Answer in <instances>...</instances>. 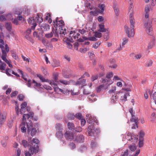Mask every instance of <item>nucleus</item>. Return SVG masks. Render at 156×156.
Segmentation results:
<instances>
[{
  "label": "nucleus",
  "instance_id": "58",
  "mask_svg": "<svg viewBox=\"0 0 156 156\" xmlns=\"http://www.w3.org/2000/svg\"><path fill=\"white\" fill-rule=\"evenodd\" d=\"M116 90V87H112V89H110L109 91V93H114Z\"/></svg>",
  "mask_w": 156,
  "mask_h": 156
},
{
  "label": "nucleus",
  "instance_id": "35",
  "mask_svg": "<svg viewBox=\"0 0 156 156\" xmlns=\"http://www.w3.org/2000/svg\"><path fill=\"white\" fill-rule=\"evenodd\" d=\"M8 139V137H6L1 141L2 144L3 146L5 147L6 146V141Z\"/></svg>",
  "mask_w": 156,
  "mask_h": 156
},
{
  "label": "nucleus",
  "instance_id": "42",
  "mask_svg": "<svg viewBox=\"0 0 156 156\" xmlns=\"http://www.w3.org/2000/svg\"><path fill=\"white\" fill-rule=\"evenodd\" d=\"M21 144L24 147H26L28 146L27 141L25 140H22Z\"/></svg>",
  "mask_w": 156,
  "mask_h": 156
},
{
  "label": "nucleus",
  "instance_id": "61",
  "mask_svg": "<svg viewBox=\"0 0 156 156\" xmlns=\"http://www.w3.org/2000/svg\"><path fill=\"white\" fill-rule=\"evenodd\" d=\"M98 78V76L97 75H93L91 77V80L92 81L97 80Z\"/></svg>",
  "mask_w": 156,
  "mask_h": 156
},
{
  "label": "nucleus",
  "instance_id": "59",
  "mask_svg": "<svg viewBox=\"0 0 156 156\" xmlns=\"http://www.w3.org/2000/svg\"><path fill=\"white\" fill-rule=\"evenodd\" d=\"M129 148L131 151H133L136 150V148L135 146V144L133 143L132 145H131L129 146Z\"/></svg>",
  "mask_w": 156,
  "mask_h": 156
},
{
  "label": "nucleus",
  "instance_id": "22",
  "mask_svg": "<svg viewBox=\"0 0 156 156\" xmlns=\"http://www.w3.org/2000/svg\"><path fill=\"white\" fill-rule=\"evenodd\" d=\"M27 105V103L26 102H24L21 104V109L20 111V112L21 114L25 112V108L26 107Z\"/></svg>",
  "mask_w": 156,
  "mask_h": 156
},
{
  "label": "nucleus",
  "instance_id": "52",
  "mask_svg": "<svg viewBox=\"0 0 156 156\" xmlns=\"http://www.w3.org/2000/svg\"><path fill=\"white\" fill-rule=\"evenodd\" d=\"M106 33L105 34V41H107L108 40L109 38V30H108V32H106Z\"/></svg>",
  "mask_w": 156,
  "mask_h": 156
},
{
  "label": "nucleus",
  "instance_id": "63",
  "mask_svg": "<svg viewBox=\"0 0 156 156\" xmlns=\"http://www.w3.org/2000/svg\"><path fill=\"white\" fill-rule=\"evenodd\" d=\"M43 87L44 88L47 90H51V87L46 84L43 85Z\"/></svg>",
  "mask_w": 156,
  "mask_h": 156
},
{
  "label": "nucleus",
  "instance_id": "7",
  "mask_svg": "<svg viewBox=\"0 0 156 156\" xmlns=\"http://www.w3.org/2000/svg\"><path fill=\"white\" fill-rule=\"evenodd\" d=\"M125 31L128 37H133L135 34L134 28L126 25L125 26Z\"/></svg>",
  "mask_w": 156,
  "mask_h": 156
},
{
  "label": "nucleus",
  "instance_id": "20",
  "mask_svg": "<svg viewBox=\"0 0 156 156\" xmlns=\"http://www.w3.org/2000/svg\"><path fill=\"white\" fill-rule=\"evenodd\" d=\"M28 141L29 143H30L32 145H34V147H35V146L37 145L38 146V144L39 143V140L36 138H34L32 140V141H30V139H29L28 140Z\"/></svg>",
  "mask_w": 156,
  "mask_h": 156
},
{
  "label": "nucleus",
  "instance_id": "25",
  "mask_svg": "<svg viewBox=\"0 0 156 156\" xmlns=\"http://www.w3.org/2000/svg\"><path fill=\"white\" fill-rule=\"evenodd\" d=\"M5 72L6 74L10 76V73H12V74L15 75L17 77L19 76V75L18 74H17V73H16L13 71L11 70L10 69H7L5 71Z\"/></svg>",
  "mask_w": 156,
  "mask_h": 156
},
{
  "label": "nucleus",
  "instance_id": "33",
  "mask_svg": "<svg viewBox=\"0 0 156 156\" xmlns=\"http://www.w3.org/2000/svg\"><path fill=\"white\" fill-rule=\"evenodd\" d=\"M60 83H61L63 84L66 85L67 84H69L70 83L69 82L67 81L66 80H60L58 81H57V84L59 85L60 84Z\"/></svg>",
  "mask_w": 156,
  "mask_h": 156
},
{
  "label": "nucleus",
  "instance_id": "2",
  "mask_svg": "<svg viewBox=\"0 0 156 156\" xmlns=\"http://www.w3.org/2000/svg\"><path fill=\"white\" fill-rule=\"evenodd\" d=\"M42 15L41 13H38L34 17L30 18L28 20V22L29 23L32 25L31 26V29L34 30L36 26V23H41L43 20L42 19Z\"/></svg>",
  "mask_w": 156,
  "mask_h": 156
},
{
  "label": "nucleus",
  "instance_id": "23",
  "mask_svg": "<svg viewBox=\"0 0 156 156\" xmlns=\"http://www.w3.org/2000/svg\"><path fill=\"white\" fill-rule=\"evenodd\" d=\"M65 137L68 139L71 140L73 139V135L72 133H71L69 131H67L65 134Z\"/></svg>",
  "mask_w": 156,
  "mask_h": 156
},
{
  "label": "nucleus",
  "instance_id": "13",
  "mask_svg": "<svg viewBox=\"0 0 156 156\" xmlns=\"http://www.w3.org/2000/svg\"><path fill=\"white\" fill-rule=\"evenodd\" d=\"M126 138L129 141L132 140V142L134 143L137 142V141L138 138L136 137L135 135H131L130 133H128L127 134V135L126 136Z\"/></svg>",
  "mask_w": 156,
  "mask_h": 156
},
{
  "label": "nucleus",
  "instance_id": "64",
  "mask_svg": "<svg viewBox=\"0 0 156 156\" xmlns=\"http://www.w3.org/2000/svg\"><path fill=\"white\" fill-rule=\"evenodd\" d=\"M153 98L156 104V91L155 92L153 95Z\"/></svg>",
  "mask_w": 156,
  "mask_h": 156
},
{
  "label": "nucleus",
  "instance_id": "46",
  "mask_svg": "<svg viewBox=\"0 0 156 156\" xmlns=\"http://www.w3.org/2000/svg\"><path fill=\"white\" fill-rule=\"evenodd\" d=\"M68 128L70 130H73L74 129V126L72 123L69 122L68 124Z\"/></svg>",
  "mask_w": 156,
  "mask_h": 156
},
{
  "label": "nucleus",
  "instance_id": "16",
  "mask_svg": "<svg viewBox=\"0 0 156 156\" xmlns=\"http://www.w3.org/2000/svg\"><path fill=\"white\" fill-rule=\"evenodd\" d=\"M113 83V81L110 79L108 78L104 79L102 80V83L105 86H107V87L110 84Z\"/></svg>",
  "mask_w": 156,
  "mask_h": 156
},
{
  "label": "nucleus",
  "instance_id": "24",
  "mask_svg": "<svg viewBox=\"0 0 156 156\" xmlns=\"http://www.w3.org/2000/svg\"><path fill=\"white\" fill-rule=\"evenodd\" d=\"M94 126H90L88 128V133L89 136H92L93 134L94 133Z\"/></svg>",
  "mask_w": 156,
  "mask_h": 156
},
{
  "label": "nucleus",
  "instance_id": "45",
  "mask_svg": "<svg viewBox=\"0 0 156 156\" xmlns=\"http://www.w3.org/2000/svg\"><path fill=\"white\" fill-rule=\"evenodd\" d=\"M56 136L58 138H61L63 136V133L62 131H58L56 133Z\"/></svg>",
  "mask_w": 156,
  "mask_h": 156
},
{
  "label": "nucleus",
  "instance_id": "37",
  "mask_svg": "<svg viewBox=\"0 0 156 156\" xmlns=\"http://www.w3.org/2000/svg\"><path fill=\"white\" fill-rule=\"evenodd\" d=\"M33 83L34 84V86H35V88L36 89L39 88L41 86V83H37L34 80H33Z\"/></svg>",
  "mask_w": 156,
  "mask_h": 156
},
{
  "label": "nucleus",
  "instance_id": "12",
  "mask_svg": "<svg viewBox=\"0 0 156 156\" xmlns=\"http://www.w3.org/2000/svg\"><path fill=\"white\" fill-rule=\"evenodd\" d=\"M33 116V113L30 112L29 114H24L23 115V122L21 124V126H24L25 124V121L27 119L29 118H32Z\"/></svg>",
  "mask_w": 156,
  "mask_h": 156
},
{
  "label": "nucleus",
  "instance_id": "21",
  "mask_svg": "<svg viewBox=\"0 0 156 156\" xmlns=\"http://www.w3.org/2000/svg\"><path fill=\"white\" fill-rule=\"evenodd\" d=\"M12 19V15L10 14H9L6 16V18H5L4 16L2 15L0 16V20L1 21H3L6 19L8 20H11Z\"/></svg>",
  "mask_w": 156,
  "mask_h": 156
},
{
  "label": "nucleus",
  "instance_id": "54",
  "mask_svg": "<svg viewBox=\"0 0 156 156\" xmlns=\"http://www.w3.org/2000/svg\"><path fill=\"white\" fill-rule=\"evenodd\" d=\"M101 44V42H97L96 43H95L93 45V47L95 49H97L98 48V47Z\"/></svg>",
  "mask_w": 156,
  "mask_h": 156
},
{
  "label": "nucleus",
  "instance_id": "51",
  "mask_svg": "<svg viewBox=\"0 0 156 156\" xmlns=\"http://www.w3.org/2000/svg\"><path fill=\"white\" fill-rule=\"evenodd\" d=\"M148 94L150 95L151 94V91L149 90H147L146 92V93L144 94V97L146 99H147L148 98Z\"/></svg>",
  "mask_w": 156,
  "mask_h": 156
},
{
  "label": "nucleus",
  "instance_id": "9",
  "mask_svg": "<svg viewBox=\"0 0 156 156\" xmlns=\"http://www.w3.org/2000/svg\"><path fill=\"white\" fill-rule=\"evenodd\" d=\"M37 76L41 80L42 82H46L48 83L51 86H53L55 85V83L54 81L52 80H50L47 79H45L42 75L40 74H37Z\"/></svg>",
  "mask_w": 156,
  "mask_h": 156
},
{
  "label": "nucleus",
  "instance_id": "41",
  "mask_svg": "<svg viewBox=\"0 0 156 156\" xmlns=\"http://www.w3.org/2000/svg\"><path fill=\"white\" fill-rule=\"evenodd\" d=\"M84 138V137L82 135H81L77 137V139H76L75 140L78 142H82L83 141Z\"/></svg>",
  "mask_w": 156,
  "mask_h": 156
},
{
  "label": "nucleus",
  "instance_id": "5",
  "mask_svg": "<svg viewBox=\"0 0 156 156\" xmlns=\"http://www.w3.org/2000/svg\"><path fill=\"white\" fill-rule=\"evenodd\" d=\"M128 15L129 16L130 23L131 25L130 27L134 28L135 20L134 17V12L133 11V7H129Z\"/></svg>",
  "mask_w": 156,
  "mask_h": 156
},
{
  "label": "nucleus",
  "instance_id": "62",
  "mask_svg": "<svg viewBox=\"0 0 156 156\" xmlns=\"http://www.w3.org/2000/svg\"><path fill=\"white\" fill-rule=\"evenodd\" d=\"M142 54H137L135 55V57L137 59H139L142 57Z\"/></svg>",
  "mask_w": 156,
  "mask_h": 156
},
{
  "label": "nucleus",
  "instance_id": "32",
  "mask_svg": "<svg viewBox=\"0 0 156 156\" xmlns=\"http://www.w3.org/2000/svg\"><path fill=\"white\" fill-rule=\"evenodd\" d=\"M105 6V4H99L98 5V7L100 9V12L102 13L104 10Z\"/></svg>",
  "mask_w": 156,
  "mask_h": 156
},
{
  "label": "nucleus",
  "instance_id": "26",
  "mask_svg": "<svg viewBox=\"0 0 156 156\" xmlns=\"http://www.w3.org/2000/svg\"><path fill=\"white\" fill-rule=\"evenodd\" d=\"M107 88V86H105L103 84H101L97 87L96 91L98 92H99L101 90H105Z\"/></svg>",
  "mask_w": 156,
  "mask_h": 156
},
{
  "label": "nucleus",
  "instance_id": "31",
  "mask_svg": "<svg viewBox=\"0 0 156 156\" xmlns=\"http://www.w3.org/2000/svg\"><path fill=\"white\" fill-rule=\"evenodd\" d=\"M55 85L54 86H52L54 88V90L55 91L57 92V93H59L60 92H62L63 91V90L60 88H59L58 87H57V84H56V83L55 82Z\"/></svg>",
  "mask_w": 156,
  "mask_h": 156
},
{
  "label": "nucleus",
  "instance_id": "47",
  "mask_svg": "<svg viewBox=\"0 0 156 156\" xmlns=\"http://www.w3.org/2000/svg\"><path fill=\"white\" fill-rule=\"evenodd\" d=\"M113 81L120 80L121 81H123L121 78L117 75H115L113 77Z\"/></svg>",
  "mask_w": 156,
  "mask_h": 156
},
{
  "label": "nucleus",
  "instance_id": "27",
  "mask_svg": "<svg viewBox=\"0 0 156 156\" xmlns=\"http://www.w3.org/2000/svg\"><path fill=\"white\" fill-rule=\"evenodd\" d=\"M45 20H48V22L49 23H50L52 22L51 14L50 13H47L45 14Z\"/></svg>",
  "mask_w": 156,
  "mask_h": 156
},
{
  "label": "nucleus",
  "instance_id": "29",
  "mask_svg": "<svg viewBox=\"0 0 156 156\" xmlns=\"http://www.w3.org/2000/svg\"><path fill=\"white\" fill-rule=\"evenodd\" d=\"M156 119V115L155 113L153 112L151 113L149 118L150 121L151 122H154Z\"/></svg>",
  "mask_w": 156,
  "mask_h": 156
},
{
  "label": "nucleus",
  "instance_id": "28",
  "mask_svg": "<svg viewBox=\"0 0 156 156\" xmlns=\"http://www.w3.org/2000/svg\"><path fill=\"white\" fill-rule=\"evenodd\" d=\"M113 8L116 16H118L119 14V10L118 6L116 4H114L113 5Z\"/></svg>",
  "mask_w": 156,
  "mask_h": 156
},
{
  "label": "nucleus",
  "instance_id": "53",
  "mask_svg": "<svg viewBox=\"0 0 156 156\" xmlns=\"http://www.w3.org/2000/svg\"><path fill=\"white\" fill-rule=\"evenodd\" d=\"M58 77V75L57 74H55L53 75V78L57 84V81H57Z\"/></svg>",
  "mask_w": 156,
  "mask_h": 156
},
{
  "label": "nucleus",
  "instance_id": "48",
  "mask_svg": "<svg viewBox=\"0 0 156 156\" xmlns=\"http://www.w3.org/2000/svg\"><path fill=\"white\" fill-rule=\"evenodd\" d=\"M60 64L59 62L56 61L52 64V66L54 67H57L60 66Z\"/></svg>",
  "mask_w": 156,
  "mask_h": 156
},
{
  "label": "nucleus",
  "instance_id": "17",
  "mask_svg": "<svg viewBox=\"0 0 156 156\" xmlns=\"http://www.w3.org/2000/svg\"><path fill=\"white\" fill-rule=\"evenodd\" d=\"M86 30L83 29L82 30H79V32L81 34H84L86 32H88V30L90 31V32L93 31L94 30L92 28H91L89 25L87 24L85 27Z\"/></svg>",
  "mask_w": 156,
  "mask_h": 156
},
{
  "label": "nucleus",
  "instance_id": "6",
  "mask_svg": "<svg viewBox=\"0 0 156 156\" xmlns=\"http://www.w3.org/2000/svg\"><path fill=\"white\" fill-rule=\"evenodd\" d=\"M84 5L86 8L90 9L91 11L90 12L91 15L96 16L98 15V10L97 8L94 7L89 2H85Z\"/></svg>",
  "mask_w": 156,
  "mask_h": 156
},
{
  "label": "nucleus",
  "instance_id": "10",
  "mask_svg": "<svg viewBox=\"0 0 156 156\" xmlns=\"http://www.w3.org/2000/svg\"><path fill=\"white\" fill-rule=\"evenodd\" d=\"M129 112L131 115L132 117L130 119L131 122H134L135 124L136 125L138 122V118L135 115V112L133 111L132 108H130L129 109Z\"/></svg>",
  "mask_w": 156,
  "mask_h": 156
},
{
  "label": "nucleus",
  "instance_id": "36",
  "mask_svg": "<svg viewBox=\"0 0 156 156\" xmlns=\"http://www.w3.org/2000/svg\"><path fill=\"white\" fill-rule=\"evenodd\" d=\"M85 82L86 80L85 79H81V78H80L79 79V80L77 82L76 84L83 85L85 83Z\"/></svg>",
  "mask_w": 156,
  "mask_h": 156
},
{
  "label": "nucleus",
  "instance_id": "14",
  "mask_svg": "<svg viewBox=\"0 0 156 156\" xmlns=\"http://www.w3.org/2000/svg\"><path fill=\"white\" fill-rule=\"evenodd\" d=\"M126 91L124 93H120V95L121 96V99L123 101H126V98L127 96H128L129 95V93L127 92V91H130L131 90L130 89H128V90H127V89L126 90Z\"/></svg>",
  "mask_w": 156,
  "mask_h": 156
},
{
  "label": "nucleus",
  "instance_id": "39",
  "mask_svg": "<svg viewBox=\"0 0 156 156\" xmlns=\"http://www.w3.org/2000/svg\"><path fill=\"white\" fill-rule=\"evenodd\" d=\"M128 39L126 37H124L122 38V47L127 43L128 41Z\"/></svg>",
  "mask_w": 156,
  "mask_h": 156
},
{
  "label": "nucleus",
  "instance_id": "19",
  "mask_svg": "<svg viewBox=\"0 0 156 156\" xmlns=\"http://www.w3.org/2000/svg\"><path fill=\"white\" fill-rule=\"evenodd\" d=\"M79 35L75 32L74 31H72L70 32L69 37L73 40V38L74 39H76V38H77Z\"/></svg>",
  "mask_w": 156,
  "mask_h": 156
},
{
  "label": "nucleus",
  "instance_id": "18",
  "mask_svg": "<svg viewBox=\"0 0 156 156\" xmlns=\"http://www.w3.org/2000/svg\"><path fill=\"white\" fill-rule=\"evenodd\" d=\"M108 28H105V26L103 24H99V25L98 31L101 32H108Z\"/></svg>",
  "mask_w": 156,
  "mask_h": 156
},
{
  "label": "nucleus",
  "instance_id": "1",
  "mask_svg": "<svg viewBox=\"0 0 156 156\" xmlns=\"http://www.w3.org/2000/svg\"><path fill=\"white\" fill-rule=\"evenodd\" d=\"M54 25L56 26V30L58 32H59L60 34H65L66 33V29L64 28V23L63 21L58 18H56L55 22L54 21Z\"/></svg>",
  "mask_w": 156,
  "mask_h": 156
},
{
  "label": "nucleus",
  "instance_id": "8",
  "mask_svg": "<svg viewBox=\"0 0 156 156\" xmlns=\"http://www.w3.org/2000/svg\"><path fill=\"white\" fill-rule=\"evenodd\" d=\"M38 147L36 145L35 147H33L32 146L30 147L29 149V151H26L25 152V156H31L34 153H36L38 152Z\"/></svg>",
  "mask_w": 156,
  "mask_h": 156
},
{
  "label": "nucleus",
  "instance_id": "34",
  "mask_svg": "<svg viewBox=\"0 0 156 156\" xmlns=\"http://www.w3.org/2000/svg\"><path fill=\"white\" fill-rule=\"evenodd\" d=\"M6 66V65L5 63L3 62L0 60V69L2 70H5Z\"/></svg>",
  "mask_w": 156,
  "mask_h": 156
},
{
  "label": "nucleus",
  "instance_id": "15",
  "mask_svg": "<svg viewBox=\"0 0 156 156\" xmlns=\"http://www.w3.org/2000/svg\"><path fill=\"white\" fill-rule=\"evenodd\" d=\"M19 72L21 74L23 78L26 81H27V85L28 87H30L31 84V81L30 80H28V76L26 74H24L23 71L21 70H19Z\"/></svg>",
  "mask_w": 156,
  "mask_h": 156
},
{
  "label": "nucleus",
  "instance_id": "50",
  "mask_svg": "<svg viewBox=\"0 0 156 156\" xmlns=\"http://www.w3.org/2000/svg\"><path fill=\"white\" fill-rule=\"evenodd\" d=\"M113 73L112 72H109L108 73L106 76V78L110 79V78H111L113 76Z\"/></svg>",
  "mask_w": 156,
  "mask_h": 156
},
{
  "label": "nucleus",
  "instance_id": "4",
  "mask_svg": "<svg viewBox=\"0 0 156 156\" xmlns=\"http://www.w3.org/2000/svg\"><path fill=\"white\" fill-rule=\"evenodd\" d=\"M156 23V19H152L151 20H149L148 22H146L144 25V28L145 29L147 33L150 35L153 34V29L151 22Z\"/></svg>",
  "mask_w": 156,
  "mask_h": 156
},
{
  "label": "nucleus",
  "instance_id": "38",
  "mask_svg": "<svg viewBox=\"0 0 156 156\" xmlns=\"http://www.w3.org/2000/svg\"><path fill=\"white\" fill-rule=\"evenodd\" d=\"M5 119V117L3 115L1 114L0 115V123L1 124H3Z\"/></svg>",
  "mask_w": 156,
  "mask_h": 156
},
{
  "label": "nucleus",
  "instance_id": "11",
  "mask_svg": "<svg viewBox=\"0 0 156 156\" xmlns=\"http://www.w3.org/2000/svg\"><path fill=\"white\" fill-rule=\"evenodd\" d=\"M27 125L28 128V131L30 132L31 131V136H34V135L36 132V129L35 128H32V122L30 123L27 122Z\"/></svg>",
  "mask_w": 156,
  "mask_h": 156
},
{
  "label": "nucleus",
  "instance_id": "57",
  "mask_svg": "<svg viewBox=\"0 0 156 156\" xmlns=\"http://www.w3.org/2000/svg\"><path fill=\"white\" fill-rule=\"evenodd\" d=\"M94 36L97 38H100L101 37V34L98 32H96L94 34Z\"/></svg>",
  "mask_w": 156,
  "mask_h": 156
},
{
  "label": "nucleus",
  "instance_id": "30",
  "mask_svg": "<svg viewBox=\"0 0 156 156\" xmlns=\"http://www.w3.org/2000/svg\"><path fill=\"white\" fill-rule=\"evenodd\" d=\"M41 29L43 31L47 30L50 29V27L49 25L47 24H43L41 27Z\"/></svg>",
  "mask_w": 156,
  "mask_h": 156
},
{
  "label": "nucleus",
  "instance_id": "60",
  "mask_svg": "<svg viewBox=\"0 0 156 156\" xmlns=\"http://www.w3.org/2000/svg\"><path fill=\"white\" fill-rule=\"evenodd\" d=\"M152 64V61L149 60H148L146 63V66L147 67H149L151 66Z\"/></svg>",
  "mask_w": 156,
  "mask_h": 156
},
{
  "label": "nucleus",
  "instance_id": "44",
  "mask_svg": "<svg viewBox=\"0 0 156 156\" xmlns=\"http://www.w3.org/2000/svg\"><path fill=\"white\" fill-rule=\"evenodd\" d=\"M153 7L151 6L150 8H149L148 6H147L145 7L144 9L145 13H149L150 10L153 9Z\"/></svg>",
  "mask_w": 156,
  "mask_h": 156
},
{
  "label": "nucleus",
  "instance_id": "40",
  "mask_svg": "<svg viewBox=\"0 0 156 156\" xmlns=\"http://www.w3.org/2000/svg\"><path fill=\"white\" fill-rule=\"evenodd\" d=\"M86 116L88 122L90 123H92L93 121H92V117L89 114H87Z\"/></svg>",
  "mask_w": 156,
  "mask_h": 156
},
{
  "label": "nucleus",
  "instance_id": "43",
  "mask_svg": "<svg viewBox=\"0 0 156 156\" xmlns=\"http://www.w3.org/2000/svg\"><path fill=\"white\" fill-rule=\"evenodd\" d=\"M145 133L143 131H140L139 133V139H141V140H143V137L144 136Z\"/></svg>",
  "mask_w": 156,
  "mask_h": 156
},
{
  "label": "nucleus",
  "instance_id": "3",
  "mask_svg": "<svg viewBox=\"0 0 156 156\" xmlns=\"http://www.w3.org/2000/svg\"><path fill=\"white\" fill-rule=\"evenodd\" d=\"M0 47L2 48V59L7 63L10 67L12 68V66L11 63L10 61L8 60L6 58L7 53L9 51V48L7 45L6 44L5 45V48H3V46L2 44L0 45Z\"/></svg>",
  "mask_w": 156,
  "mask_h": 156
},
{
  "label": "nucleus",
  "instance_id": "55",
  "mask_svg": "<svg viewBox=\"0 0 156 156\" xmlns=\"http://www.w3.org/2000/svg\"><path fill=\"white\" fill-rule=\"evenodd\" d=\"M126 1H127L129 4V7L131 6V7H133V0H125Z\"/></svg>",
  "mask_w": 156,
  "mask_h": 156
},
{
  "label": "nucleus",
  "instance_id": "49",
  "mask_svg": "<svg viewBox=\"0 0 156 156\" xmlns=\"http://www.w3.org/2000/svg\"><path fill=\"white\" fill-rule=\"evenodd\" d=\"M6 29L9 31H10L11 28V26L10 23H8L6 24Z\"/></svg>",
  "mask_w": 156,
  "mask_h": 156
},
{
  "label": "nucleus",
  "instance_id": "56",
  "mask_svg": "<svg viewBox=\"0 0 156 156\" xmlns=\"http://www.w3.org/2000/svg\"><path fill=\"white\" fill-rule=\"evenodd\" d=\"M156 5V0H151V7H153Z\"/></svg>",
  "mask_w": 156,
  "mask_h": 156
}]
</instances>
